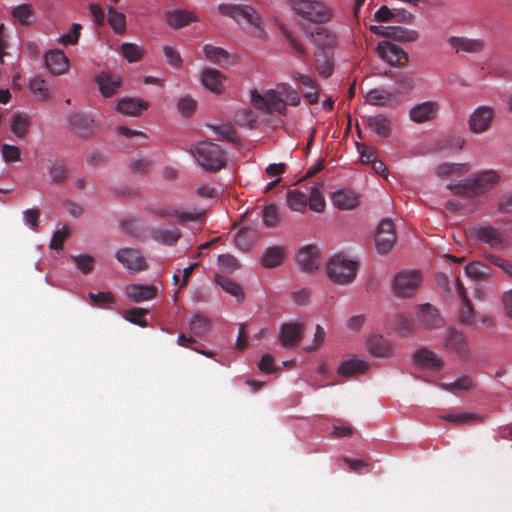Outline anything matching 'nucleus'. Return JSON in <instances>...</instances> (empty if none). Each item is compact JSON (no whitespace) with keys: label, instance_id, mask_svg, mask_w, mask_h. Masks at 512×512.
<instances>
[{"label":"nucleus","instance_id":"obj_4","mask_svg":"<svg viewBox=\"0 0 512 512\" xmlns=\"http://www.w3.org/2000/svg\"><path fill=\"white\" fill-rule=\"evenodd\" d=\"M292 10L302 18L313 23H326L332 18V10L323 2L313 0H294Z\"/></svg>","mask_w":512,"mask_h":512},{"label":"nucleus","instance_id":"obj_13","mask_svg":"<svg viewBox=\"0 0 512 512\" xmlns=\"http://www.w3.org/2000/svg\"><path fill=\"white\" fill-rule=\"evenodd\" d=\"M68 124L73 133L85 139L92 137L97 130L94 119L80 112L70 115Z\"/></svg>","mask_w":512,"mask_h":512},{"label":"nucleus","instance_id":"obj_38","mask_svg":"<svg viewBox=\"0 0 512 512\" xmlns=\"http://www.w3.org/2000/svg\"><path fill=\"white\" fill-rule=\"evenodd\" d=\"M285 257V250L281 246H272L266 249L262 256V265L266 268L280 266Z\"/></svg>","mask_w":512,"mask_h":512},{"label":"nucleus","instance_id":"obj_19","mask_svg":"<svg viewBox=\"0 0 512 512\" xmlns=\"http://www.w3.org/2000/svg\"><path fill=\"white\" fill-rule=\"evenodd\" d=\"M309 39L315 44V51L334 50L336 45V35L328 29L317 26L309 33Z\"/></svg>","mask_w":512,"mask_h":512},{"label":"nucleus","instance_id":"obj_27","mask_svg":"<svg viewBox=\"0 0 512 512\" xmlns=\"http://www.w3.org/2000/svg\"><path fill=\"white\" fill-rule=\"evenodd\" d=\"M315 68L317 72L324 78H328L334 71V50L315 51Z\"/></svg>","mask_w":512,"mask_h":512},{"label":"nucleus","instance_id":"obj_6","mask_svg":"<svg viewBox=\"0 0 512 512\" xmlns=\"http://www.w3.org/2000/svg\"><path fill=\"white\" fill-rule=\"evenodd\" d=\"M357 262L342 255L333 256L327 265V274L331 281L339 285L350 284L356 277Z\"/></svg>","mask_w":512,"mask_h":512},{"label":"nucleus","instance_id":"obj_24","mask_svg":"<svg viewBox=\"0 0 512 512\" xmlns=\"http://www.w3.org/2000/svg\"><path fill=\"white\" fill-rule=\"evenodd\" d=\"M414 360L417 365L434 371H439L443 366L442 359L433 351L426 348L418 349L414 353Z\"/></svg>","mask_w":512,"mask_h":512},{"label":"nucleus","instance_id":"obj_45","mask_svg":"<svg viewBox=\"0 0 512 512\" xmlns=\"http://www.w3.org/2000/svg\"><path fill=\"white\" fill-rule=\"evenodd\" d=\"M441 419L451 422L455 425H464L472 422H483L484 418L472 412H464L458 414H446L442 415Z\"/></svg>","mask_w":512,"mask_h":512},{"label":"nucleus","instance_id":"obj_26","mask_svg":"<svg viewBox=\"0 0 512 512\" xmlns=\"http://www.w3.org/2000/svg\"><path fill=\"white\" fill-rule=\"evenodd\" d=\"M181 236L182 234L180 229L176 227L166 228L163 226H159L151 230V238L154 241L166 246L176 245Z\"/></svg>","mask_w":512,"mask_h":512},{"label":"nucleus","instance_id":"obj_61","mask_svg":"<svg viewBox=\"0 0 512 512\" xmlns=\"http://www.w3.org/2000/svg\"><path fill=\"white\" fill-rule=\"evenodd\" d=\"M32 13V8L28 4L18 5L12 11L13 17L17 19L22 25L30 24L29 19L32 16Z\"/></svg>","mask_w":512,"mask_h":512},{"label":"nucleus","instance_id":"obj_20","mask_svg":"<svg viewBox=\"0 0 512 512\" xmlns=\"http://www.w3.org/2000/svg\"><path fill=\"white\" fill-rule=\"evenodd\" d=\"M95 82L98 85L100 93L106 97H112L121 87V78L109 72H100L95 77Z\"/></svg>","mask_w":512,"mask_h":512},{"label":"nucleus","instance_id":"obj_51","mask_svg":"<svg viewBox=\"0 0 512 512\" xmlns=\"http://www.w3.org/2000/svg\"><path fill=\"white\" fill-rule=\"evenodd\" d=\"M29 125V117L25 114L17 113L13 116L11 131L16 137L23 138L28 132Z\"/></svg>","mask_w":512,"mask_h":512},{"label":"nucleus","instance_id":"obj_44","mask_svg":"<svg viewBox=\"0 0 512 512\" xmlns=\"http://www.w3.org/2000/svg\"><path fill=\"white\" fill-rule=\"evenodd\" d=\"M388 33V39H393L400 42H414L419 38V33L415 30L405 27L394 26L391 27Z\"/></svg>","mask_w":512,"mask_h":512},{"label":"nucleus","instance_id":"obj_21","mask_svg":"<svg viewBox=\"0 0 512 512\" xmlns=\"http://www.w3.org/2000/svg\"><path fill=\"white\" fill-rule=\"evenodd\" d=\"M448 44L456 53H480L485 47L482 39H473L467 37L452 36L448 39Z\"/></svg>","mask_w":512,"mask_h":512},{"label":"nucleus","instance_id":"obj_23","mask_svg":"<svg viewBox=\"0 0 512 512\" xmlns=\"http://www.w3.org/2000/svg\"><path fill=\"white\" fill-rule=\"evenodd\" d=\"M297 261L304 272L311 273L319 267V255L315 246L302 248L297 256Z\"/></svg>","mask_w":512,"mask_h":512},{"label":"nucleus","instance_id":"obj_49","mask_svg":"<svg viewBox=\"0 0 512 512\" xmlns=\"http://www.w3.org/2000/svg\"><path fill=\"white\" fill-rule=\"evenodd\" d=\"M148 312L149 311L145 308L135 307L124 310L122 316L125 320L144 328L148 326V322L144 319V316L148 314Z\"/></svg>","mask_w":512,"mask_h":512},{"label":"nucleus","instance_id":"obj_31","mask_svg":"<svg viewBox=\"0 0 512 512\" xmlns=\"http://www.w3.org/2000/svg\"><path fill=\"white\" fill-rule=\"evenodd\" d=\"M224 79L225 76L216 69L206 68L202 71V84L216 94L222 91Z\"/></svg>","mask_w":512,"mask_h":512},{"label":"nucleus","instance_id":"obj_30","mask_svg":"<svg viewBox=\"0 0 512 512\" xmlns=\"http://www.w3.org/2000/svg\"><path fill=\"white\" fill-rule=\"evenodd\" d=\"M368 127L379 137L388 138L392 132L391 120L383 114H376L367 119Z\"/></svg>","mask_w":512,"mask_h":512},{"label":"nucleus","instance_id":"obj_16","mask_svg":"<svg viewBox=\"0 0 512 512\" xmlns=\"http://www.w3.org/2000/svg\"><path fill=\"white\" fill-rule=\"evenodd\" d=\"M292 80L297 83L302 90L303 97L309 104L313 105L319 101L320 88L316 81L309 75L302 74L298 71H293L291 74Z\"/></svg>","mask_w":512,"mask_h":512},{"label":"nucleus","instance_id":"obj_2","mask_svg":"<svg viewBox=\"0 0 512 512\" xmlns=\"http://www.w3.org/2000/svg\"><path fill=\"white\" fill-rule=\"evenodd\" d=\"M500 180L495 170H486L478 173L471 179L456 184H449L448 188L455 194L464 197H476L491 190Z\"/></svg>","mask_w":512,"mask_h":512},{"label":"nucleus","instance_id":"obj_1","mask_svg":"<svg viewBox=\"0 0 512 512\" xmlns=\"http://www.w3.org/2000/svg\"><path fill=\"white\" fill-rule=\"evenodd\" d=\"M301 102L300 95L288 83H279L275 89L266 91L264 95L260 94L257 90L251 91L252 105L261 111L279 114H285L287 105L298 106Z\"/></svg>","mask_w":512,"mask_h":512},{"label":"nucleus","instance_id":"obj_32","mask_svg":"<svg viewBox=\"0 0 512 512\" xmlns=\"http://www.w3.org/2000/svg\"><path fill=\"white\" fill-rule=\"evenodd\" d=\"M366 99L373 106H391L396 101V94L383 88H375L367 93Z\"/></svg>","mask_w":512,"mask_h":512},{"label":"nucleus","instance_id":"obj_56","mask_svg":"<svg viewBox=\"0 0 512 512\" xmlns=\"http://www.w3.org/2000/svg\"><path fill=\"white\" fill-rule=\"evenodd\" d=\"M71 259L83 274H89L94 269L95 260L88 254L72 255Z\"/></svg>","mask_w":512,"mask_h":512},{"label":"nucleus","instance_id":"obj_57","mask_svg":"<svg viewBox=\"0 0 512 512\" xmlns=\"http://www.w3.org/2000/svg\"><path fill=\"white\" fill-rule=\"evenodd\" d=\"M484 258L489 263H491L492 265H494L497 268H499L500 270H502L512 280V262L511 261H509L503 257L491 254V253H487L484 256Z\"/></svg>","mask_w":512,"mask_h":512},{"label":"nucleus","instance_id":"obj_18","mask_svg":"<svg viewBox=\"0 0 512 512\" xmlns=\"http://www.w3.org/2000/svg\"><path fill=\"white\" fill-rule=\"evenodd\" d=\"M494 111L489 106L478 107L469 118V128L474 133L485 132L492 122Z\"/></svg>","mask_w":512,"mask_h":512},{"label":"nucleus","instance_id":"obj_17","mask_svg":"<svg viewBox=\"0 0 512 512\" xmlns=\"http://www.w3.org/2000/svg\"><path fill=\"white\" fill-rule=\"evenodd\" d=\"M116 259L128 270L139 272L147 266L140 251L133 248H121L115 254Z\"/></svg>","mask_w":512,"mask_h":512},{"label":"nucleus","instance_id":"obj_42","mask_svg":"<svg viewBox=\"0 0 512 512\" xmlns=\"http://www.w3.org/2000/svg\"><path fill=\"white\" fill-rule=\"evenodd\" d=\"M255 237L254 230L244 227L235 235L234 243L239 250L248 251L252 247Z\"/></svg>","mask_w":512,"mask_h":512},{"label":"nucleus","instance_id":"obj_37","mask_svg":"<svg viewBox=\"0 0 512 512\" xmlns=\"http://www.w3.org/2000/svg\"><path fill=\"white\" fill-rule=\"evenodd\" d=\"M368 350L377 357H390L393 354L392 345L382 336H372L369 338Z\"/></svg>","mask_w":512,"mask_h":512},{"label":"nucleus","instance_id":"obj_46","mask_svg":"<svg viewBox=\"0 0 512 512\" xmlns=\"http://www.w3.org/2000/svg\"><path fill=\"white\" fill-rule=\"evenodd\" d=\"M287 203L291 210L303 213L306 210L308 198L305 193L291 190L287 193Z\"/></svg>","mask_w":512,"mask_h":512},{"label":"nucleus","instance_id":"obj_34","mask_svg":"<svg viewBox=\"0 0 512 512\" xmlns=\"http://www.w3.org/2000/svg\"><path fill=\"white\" fill-rule=\"evenodd\" d=\"M188 328L196 337H204L211 329V322L203 313L195 312L188 321Z\"/></svg>","mask_w":512,"mask_h":512},{"label":"nucleus","instance_id":"obj_41","mask_svg":"<svg viewBox=\"0 0 512 512\" xmlns=\"http://www.w3.org/2000/svg\"><path fill=\"white\" fill-rule=\"evenodd\" d=\"M396 89L394 93L397 94H407L410 93L415 87V80L412 74L407 72H400L393 76Z\"/></svg>","mask_w":512,"mask_h":512},{"label":"nucleus","instance_id":"obj_54","mask_svg":"<svg viewBox=\"0 0 512 512\" xmlns=\"http://www.w3.org/2000/svg\"><path fill=\"white\" fill-rule=\"evenodd\" d=\"M440 387L449 392H455L456 390L468 391L473 388V380L471 377L465 375L452 383H442Z\"/></svg>","mask_w":512,"mask_h":512},{"label":"nucleus","instance_id":"obj_47","mask_svg":"<svg viewBox=\"0 0 512 512\" xmlns=\"http://www.w3.org/2000/svg\"><path fill=\"white\" fill-rule=\"evenodd\" d=\"M108 23L117 34H122L126 30V17L113 7L108 8Z\"/></svg>","mask_w":512,"mask_h":512},{"label":"nucleus","instance_id":"obj_48","mask_svg":"<svg viewBox=\"0 0 512 512\" xmlns=\"http://www.w3.org/2000/svg\"><path fill=\"white\" fill-rule=\"evenodd\" d=\"M29 88L38 100H50L51 94L44 79L40 77H34L29 81Z\"/></svg>","mask_w":512,"mask_h":512},{"label":"nucleus","instance_id":"obj_33","mask_svg":"<svg viewBox=\"0 0 512 512\" xmlns=\"http://www.w3.org/2000/svg\"><path fill=\"white\" fill-rule=\"evenodd\" d=\"M148 108V103L133 98H122L118 101L116 109L127 116H138L142 111Z\"/></svg>","mask_w":512,"mask_h":512},{"label":"nucleus","instance_id":"obj_40","mask_svg":"<svg viewBox=\"0 0 512 512\" xmlns=\"http://www.w3.org/2000/svg\"><path fill=\"white\" fill-rule=\"evenodd\" d=\"M214 279L217 285H219L227 293L236 297L238 302H242L244 300L243 290L238 283L226 276L219 274H216Z\"/></svg>","mask_w":512,"mask_h":512},{"label":"nucleus","instance_id":"obj_25","mask_svg":"<svg viewBox=\"0 0 512 512\" xmlns=\"http://www.w3.org/2000/svg\"><path fill=\"white\" fill-rule=\"evenodd\" d=\"M157 288L153 285L131 284L126 287V295L133 302L140 303L153 299Z\"/></svg>","mask_w":512,"mask_h":512},{"label":"nucleus","instance_id":"obj_59","mask_svg":"<svg viewBox=\"0 0 512 512\" xmlns=\"http://www.w3.org/2000/svg\"><path fill=\"white\" fill-rule=\"evenodd\" d=\"M220 269L225 273H233L240 268L238 260L231 254H222L218 257Z\"/></svg>","mask_w":512,"mask_h":512},{"label":"nucleus","instance_id":"obj_52","mask_svg":"<svg viewBox=\"0 0 512 512\" xmlns=\"http://www.w3.org/2000/svg\"><path fill=\"white\" fill-rule=\"evenodd\" d=\"M121 53L128 62L132 63L140 61L145 54V50L134 43H124L121 46Z\"/></svg>","mask_w":512,"mask_h":512},{"label":"nucleus","instance_id":"obj_60","mask_svg":"<svg viewBox=\"0 0 512 512\" xmlns=\"http://www.w3.org/2000/svg\"><path fill=\"white\" fill-rule=\"evenodd\" d=\"M88 297L95 306L100 308L106 307L107 305L115 302V298L110 292H89Z\"/></svg>","mask_w":512,"mask_h":512},{"label":"nucleus","instance_id":"obj_8","mask_svg":"<svg viewBox=\"0 0 512 512\" xmlns=\"http://www.w3.org/2000/svg\"><path fill=\"white\" fill-rule=\"evenodd\" d=\"M218 11L223 16L230 17L240 23L241 21H246L248 24L261 28V18L256 13L254 8L247 5H237V4H221L218 7Z\"/></svg>","mask_w":512,"mask_h":512},{"label":"nucleus","instance_id":"obj_64","mask_svg":"<svg viewBox=\"0 0 512 512\" xmlns=\"http://www.w3.org/2000/svg\"><path fill=\"white\" fill-rule=\"evenodd\" d=\"M69 235V231L66 227L56 230L50 241V248L54 250H62L63 244Z\"/></svg>","mask_w":512,"mask_h":512},{"label":"nucleus","instance_id":"obj_28","mask_svg":"<svg viewBox=\"0 0 512 512\" xmlns=\"http://www.w3.org/2000/svg\"><path fill=\"white\" fill-rule=\"evenodd\" d=\"M358 198V194L351 190H339L331 196L334 206L341 210H351L357 207L359 203Z\"/></svg>","mask_w":512,"mask_h":512},{"label":"nucleus","instance_id":"obj_55","mask_svg":"<svg viewBox=\"0 0 512 512\" xmlns=\"http://www.w3.org/2000/svg\"><path fill=\"white\" fill-rule=\"evenodd\" d=\"M281 221L279 208L275 204L266 205L263 209V222L267 227H275Z\"/></svg>","mask_w":512,"mask_h":512},{"label":"nucleus","instance_id":"obj_43","mask_svg":"<svg viewBox=\"0 0 512 512\" xmlns=\"http://www.w3.org/2000/svg\"><path fill=\"white\" fill-rule=\"evenodd\" d=\"M68 168L62 160H56L48 166V174L51 182L55 184L63 183L68 178Z\"/></svg>","mask_w":512,"mask_h":512},{"label":"nucleus","instance_id":"obj_11","mask_svg":"<svg viewBox=\"0 0 512 512\" xmlns=\"http://www.w3.org/2000/svg\"><path fill=\"white\" fill-rule=\"evenodd\" d=\"M395 241L396 234L393 222L390 219L382 220L378 225L375 235L377 252L380 254H386L394 247Z\"/></svg>","mask_w":512,"mask_h":512},{"label":"nucleus","instance_id":"obj_12","mask_svg":"<svg viewBox=\"0 0 512 512\" xmlns=\"http://www.w3.org/2000/svg\"><path fill=\"white\" fill-rule=\"evenodd\" d=\"M445 348L454 352L460 359L470 357V349L466 336L455 328H448L445 335Z\"/></svg>","mask_w":512,"mask_h":512},{"label":"nucleus","instance_id":"obj_15","mask_svg":"<svg viewBox=\"0 0 512 512\" xmlns=\"http://www.w3.org/2000/svg\"><path fill=\"white\" fill-rule=\"evenodd\" d=\"M439 111L440 105L436 101H425L410 108L409 118L414 123L422 124L434 120Z\"/></svg>","mask_w":512,"mask_h":512},{"label":"nucleus","instance_id":"obj_22","mask_svg":"<svg viewBox=\"0 0 512 512\" xmlns=\"http://www.w3.org/2000/svg\"><path fill=\"white\" fill-rule=\"evenodd\" d=\"M45 64L54 75H62L69 68V60L63 51L55 49L45 54Z\"/></svg>","mask_w":512,"mask_h":512},{"label":"nucleus","instance_id":"obj_58","mask_svg":"<svg viewBox=\"0 0 512 512\" xmlns=\"http://www.w3.org/2000/svg\"><path fill=\"white\" fill-rule=\"evenodd\" d=\"M467 171L468 167L466 164L444 163L436 168V174L441 178Z\"/></svg>","mask_w":512,"mask_h":512},{"label":"nucleus","instance_id":"obj_9","mask_svg":"<svg viewBox=\"0 0 512 512\" xmlns=\"http://www.w3.org/2000/svg\"><path fill=\"white\" fill-rule=\"evenodd\" d=\"M421 283V275L417 271H401L393 279L392 288L397 297H411Z\"/></svg>","mask_w":512,"mask_h":512},{"label":"nucleus","instance_id":"obj_62","mask_svg":"<svg viewBox=\"0 0 512 512\" xmlns=\"http://www.w3.org/2000/svg\"><path fill=\"white\" fill-rule=\"evenodd\" d=\"M82 26L78 23H74L69 32L61 36L59 42L63 45H75L79 41L80 31Z\"/></svg>","mask_w":512,"mask_h":512},{"label":"nucleus","instance_id":"obj_5","mask_svg":"<svg viewBox=\"0 0 512 512\" xmlns=\"http://www.w3.org/2000/svg\"><path fill=\"white\" fill-rule=\"evenodd\" d=\"M469 237L475 242L486 244L494 250H505L509 239L499 228L491 225H477L469 229Z\"/></svg>","mask_w":512,"mask_h":512},{"label":"nucleus","instance_id":"obj_36","mask_svg":"<svg viewBox=\"0 0 512 512\" xmlns=\"http://www.w3.org/2000/svg\"><path fill=\"white\" fill-rule=\"evenodd\" d=\"M197 20V17L192 12L185 10H173L166 14V21L168 25L175 29L182 28Z\"/></svg>","mask_w":512,"mask_h":512},{"label":"nucleus","instance_id":"obj_50","mask_svg":"<svg viewBox=\"0 0 512 512\" xmlns=\"http://www.w3.org/2000/svg\"><path fill=\"white\" fill-rule=\"evenodd\" d=\"M465 273L475 280H487L489 278V267L481 262H470L465 266Z\"/></svg>","mask_w":512,"mask_h":512},{"label":"nucleus","instance_id":"obj_3","mask_svg":"<svg viewBox=\"0 0 512 512\" xmlns=\"http://www.w3.org/2000/svg\"><path fill=\"white\" fill-rule=\"evenodd\" d=\"M198 164L209 172H217L226 165V154L211 141L199 142L192 150Z\"/></svg>","mask_w":512,"mask_h":512},{"label":"nucleus","instance_id":"obj_14","mask_svg":"<svg viewBox=\"0 0 512 512\" xmlns=\"http://www.w3.org/2000/svg\"><path fill=\"white\" fill-rule=\"evenodd\" d=\"M416 318L421 326L426 329H438L445 325L444 319L437 308L430 303L417 306Z\"/></svg>","mask_w":512,"mask_h":512},{"label":"nucleus","instance_id":"obj_10","mask_svg":"<svg viewBox=\"0 0 512 512\" xmlns=\"http://www.w3.org/2000/svg\"><path fill=\"white\" fill-rule=\"evenodd\" d=\"M379 57L392 66L403 67L408 62V54L390 41H380L377 45Z\"/></svg>","mask_w":512,"mask_h":512},{"label":"nucleus","instance_id":"obj_7","mask_svg":"<svg viewBox=\"0 0 512 512\" xmlns=\"http://www.w3.org/2000/svg\"><path fill=\"white\" fill-rule=\"evenodd\" d=\"M145 210L158 218H172L175 217L177 221L180 224H185L187 222H193V221H199L203 215L204 212L202 210H198L196 208H193L190 211H179L175 208H166L161 207L155 203H147L145 205Z\"/></svg>","mask_w":512,"mask_h":512},{"label":"nucleus","instance_id":"obj_39","mask_svg":"<svg viewBox=\"0 0 512 512\" xmlns=\"http://www.w3.org/2000/svg\"><path fill=\"white\" fill-rule=\"evenodd\" d=\"M368 368V364L359 359H349L342 362L338 367V373L341 376L348 377L354 376L360 373H364Z\"/></svg>","mask_w":512,"mask_h":512},{"label":"nucleus","instance_id":"obj_35","mask_svg":"<svg viewBox=\"0 0 512 512\" xmlns=\"http://www.w3.org/2000/svg\"><path fill=\"white\" fill-rule=\"evenodd\" d=\"M203 52L207 60L220 66L232 64V56L225 49L206 44Z\"/></svg>","mask_w":512,"mask_h":512},{"label":"nucleus","instance_id":"obj_63","mask_svg":"<svg viewBox=\"0 0 512 512\" xmlns=\"http://www.w3.org/2000/svg\"><path fill=\"white\" fill-rule=\"evenodd\" d=\"M196 106V101L189 96L180 98L177 104V108L180 114L185 117H189L190 115H192L196 109Z\"/></svg>","mask_w":512,"mask_h":512},{"label":"nucleus","instance_id":"obj_53","mask_svg":"<svg viewBox=\"0 0 512 512\" xmlns=\"http://www.w3.org/2000/svg\"><path fill=\"white\" fill-rule=\"evenodd\" d=\"M309 207L311 210L315 212H322L326 206L325 198L320 191L319 185H314L311 187L309 198H308Z\"/></svg>","mask_w":512,"mask_h":512},{"label":"nucleus","instance_id":"obj_29","mask_svg":"<svg viewBox=\"0 0 512 512\" xmlns=\"http://www.w3.org/2000/svg\"><path fill=\"white\" fill-rule=\"evenodd\" d=\"M302 333V323L284 324L280 331V341L284 346H294L301 339Z\"/></svg>","mask_w":512,"mask_h":512}]
</instances>
